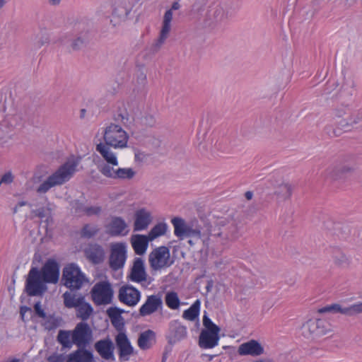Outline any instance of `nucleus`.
<instances>
[{
	"label": "nucleus",
	"mask_w": 362,
	"mask_h": 362,
	"mask_svg": "<svg viewBox=\"0 0 362 362\" xmlns=\"http://www.w3.org/2000/svg\"><path fill=\"white\" fill-rule=\"evenodd\" d=\"M209 247L226 246L238 238V228L232 216L219 217L206 223Z\"/></svg>",
	"instance_id": "f257e3e1"
},
{
	"label": "nucleus",
	"mask_w": 362,
	"mask_h": 362,
	"mask_svg": "<svg viewBox=\"0 0 362 362\" xmlns=\"http://www.w3.org/2000/svg\"><path fill=\"white\" fill-rule=\"evenodd\" d=\"M79 160L75 158L68 159L54 173L49 175L37 188L36 192L39 194H45L51 188L62 185L68 182L76 172Z\"/></svg>",
	"instance_id": "f03ea898"
},
{
	"label": "nucleus",
	"mask_w": 362,
	"mask_h": 362,
	"mask_svg": "<svg viewBox=\"0 0 362 362\" xmlns=\"http://www.w3.org/2000/svg\"><path fill=\"white\" fill-rule=\"evenodd\" d=\"M203 325L199 337V345L202 349H212L218 345L221 329L206 315L203 316Z\"/></svg>",
	"instance_id": "7ed1b4c3"
},
{
	"label": "nucleus",
	"mask_w": 362,
	"mask_h": 362,
	"mask_svg": "<svg viewBox=\"0 0 362 362\" xmlns=\"http://www.w3.org/2000/svg\"><path fill=\"white\" fill-rule=\"evenodd\" d=\"M87 281L85 274L76 264H69L63 269L62 283L69 290H79Z\"/></svg>",
	"instance_id": "20e7f679"
},
{
	"label": "nucleus",
	"mask_w": 362,
	"mask_h": 362,
	"mask_svg": "<svg viewBox=\"0 0 362 362\" xmlns=\"http://www.w3.org/2000/svg\"><path fill=\"white\" fill-rule=\"evenodd\" d=\"M103 139L111 147L123 148L127 146L129 136L122 127L112 123L105 129Z\"/></svg>",
	"instance_id": "39448f33"
},
{
	"label": "nucleus",
	"mask_w": 362,
	"mask_h": 362,
	"mask_svg": "<svg viewBox=\"0 0 362 362\" xmlns=\"http://www.w3.org/2000/svg\"><path fill=\"white\" fill-rule=\"evenodd\" d=\"M148 263L153 271H160L170 267L174 260L170 257V249L166 246H160L153 249L148 255Z\"/></svg>",
	"instance_id": "423d86ee"
},
{
	"label": "nucleus",
	"mask_w": 362,
	"mask_h": 362,
	"mask_svg": "<svg viewBox=\"0 0 362 362\" xmlns=\"http://www.w3.org/2000/svg\"><path fill=\"white\" fill-rule=\"evenodd\" d=\"M329 324L325 320L310 319L301 327L302 334L307 339H316L327 334Z\"/></svg>",
	"instance_id": "0eeeda50"
},
{
	"label": "nucleus",
	"mask_w": 362,
	"mask_h": 362,
	"mask_svg": "<svg viewBox=\"0 0 362 362\" xmlns=\"http://www.w3.org/2000/svg\"><path fill=\"white\" fill-rule=\"evenodd\" d=\"M45 282L41 277L39 269L32 267L30 270L25 284V291L29 296H41L47 290Z\"/></svg>",
	"instance_id": "6e6552de"
},
{
	"label": "nucleus",
	"mask_w": 362,
	"mask_h": 362,
	"mask_svg": "<svg viewBox=\"0 0 362 362\" xmlns=\"http://www.w3.org/2000/svg\"><path fill=\"white\" fill-rule=\"evenodd\" d=\"M180 8V4L175 1L173 4L171 8L166 11L164 13L162 28L160 31L159 37L151 47L153 52H158L164 44L166 39L168 37L171 29V21L173 20V10H178Z\"/></svg>",
	"instance_id": "1a4fd4ad"
},
{
	"label": "nucleus",
	"mask_w": 362,
	"mask_h": 362,
	"mask_svg": "<svg viewBox=\"0 0 362 362\" xmlns=\"http://www.w3.org/2000/svg\"><path fill=\"white\" fill-rule=\"evenodd\" d=\"M90 294L95 305H107L112 301L113 291L109 282L100 281L93 286Z\"/></svg>",
	"instance_id": "9d476101"
},
{
	"label": "nucleus",
	"mask_w": 362,
	"mask_h": 362,
	"mask_svg": "<svg viewBox=\"0 0 362 362\" xmlns=\"http://www.w3.org/2000/svg\"><path fill=\"white\" fill-rule=\"evenodd\" d=\"M127 252V245L125 243H115L110 245L109 265L112 270L117 271L124 267Z\"/></svg>",
	"instance_id": "9b49d317"
},
{
	"label": "nucleus",
	"mask_w": 362,
	"mask_h": 362,
	"mask_svg": "<svg viewBox=\"0 0 362 362\" xmlns=\"http://www.w3.org/2000/svg\"><path fill=\"white\" fill-rule=\"evenodd\" d=\"M354 171V167L350 165L334 163L325 170L323 176L325 180L339 181L345 180L347 175L352 174Z\"/></svg>",
	"instance_id": "f8f14e48"
},
{
	"label": "nucleus",
	"mask_w": 362,
	"mask_h": 362,
	"mask_svg": "<svg viewBox=\"0 0 362 362\" xmlns=\"http://www.w3.org/2000/svg\"><path fill=\"white\" fill-rule=\"evenodd\" d=\"M92 331L86 322H79L71 332V339L78 348L86 346L90 340Z\"/></svg>",
	"instance_id": "ddd939ff"
},
{
	"label": "nucleus",
	"mask_w": 362,
	"mask_h": 362,
	"mask_svg": "<svg viewBox=\"0 0 362 362\" xmlns=\"http://www.w3.org/2000/svg\"><path fill=\"white\" fill-rule=\"evenodd\" d=\"M40 272L43 281L47 284H56L59 281V266L54 259H48Z\"/></svg>",
	"instance_id": "4468645a"
},
{
	"label": "nucleus",
	"mask_w": 362,
	"mask_h": 362,
	"mask_svg": "<svg viewBox=\"0 0 362 362\" xmlns=\"http://www.w3.org/2000/svg\"><path fill=\"white\" fill-rule=\"evenodd\" d=\"M115 344L118 349L119 359L124 361H128L134 354V348L124 332H120L116 335Z\"/></svg>",
	"instance_id": "2eb2a0df"
},
{
	"label": "nucleus",
	"mask_w": 362,
	"mask_h": 362,
	"mask_svg": "<svg viewBox=\"0 0 362 362\" xmlns=\"http://www.w3.org/2000/svg\"><path fill=\"white\" fill-rule=\"evenodd\" d=\"M105 228L107 233L112 237L125 236L129 232L128 224L119 216H112Z\"/></svg>",
	"instance_id": "dca6fc26"
},
{
	"label": "nucleus",
	"mask_w": 362,
	"mask_h": 362,
	"mask_svg": "<svg viewBox=\"0 0 362 362\" xmlns=\"http://www.w3.org/2000/svg\"><path fill=\"white\" fill-rule=\"evenodd\" d=\"M141 293L132 286H123L119 290V300L129 306H135L139 301Z\"/></svg>",
	"instance_id": "f3484780"
},
{
	"label": "nucleus",
	"mask_w": 362,
	"mask_h": 362,
	"mask_svg": "<svg viewBox=\"0 0 362 362\" xmlns=\"http://www.w3.org/2000/svg\"><path fill=\"white\" fill-rule=\"evenodd\" d=\"M147 277L144 259L141 257H136L128 276L129 279L133 282L142 283L147 281Z\"/></svg>",
	"instance_id": "a211bd4d"
},
{
	"label": "nucleus",
	"mask_w": 362,
	"mask_h": 362,
	"mask_svg": "<svg viewBox=\"0 0 362 362\" xmlns=\"http://www.w3.org/2000/svg\"><path fill=\"white\" fill-rule=\"evenodd\" d=\"M153 221L152 214L146 208L136 211L134 214V231H141L148 228Z\"/></svg>",
	"instance_id": "6ab92c4d"
},
{
	"label": "nucleus",
	"mask_w": 362,
	"mask_h": 362,
	"mask_svg": "<svg viewBox=\"0 0 362 362\" xmlns=\"http://www.w3.org/2000/svg\"><path fill=\"white\" fill-rule=\"evenodd\" d=\"M162 305L163 301L159 295L148 296L139 309V315L142 317L150 315L156 312Z\"/></svg>",
	"instance_id": "aec40b11"
},
{
	"label": "nucleus",
	"mask_w": 362,
	"mask_h": 362,
	"mask_svg": "<svg viewBox=\"0 0 362 362\" xmlns=\"http://www.w3.org/2000/svg\"><path fill=\"white\" fill-rule=\"evenodd\" d=\"M83 252L86 259L94 264H100L105 259V250L99 244H89Z\"/></svg>",
	"instance_id": "412c9836"
},
{
	"label": "nucleus",
	"mask_w": 362,
	"mask_h": 362,
	"mask_svg": "<svg viewBox=\"0 0 362 362\" xmlns=\"http://www.w3.org/2000/svg\"><path fill=\"white\" fill-rule=\"evenodd\" d=\"M238 352L240 356H259L264 353V347L257 340L251 339L241 344Z\"/></svg>",
	"instance_id": "4be33fe9"
},
{
	"label": "nucleus",
	"mask_w": 362,
	"mask_h": 362,
	"mask_svg": "<svg viewBox=\"0 0 362 362\" xmlns=\"http://www.w3.org/2000/svg\"><path fill=\"white\" fill-rule=\"evenodd\" d=\"M94 347L95 351L103 359H114L115 346L113 342L110 338L100 339L96 341Z\"/></svg>",
	"instance_id": "5701e85b"
},
{
	"label": "nucleus",
	"mask_w": 362,
	"mask_h": 362,
	"mask_svg": "<svg viewBox=\"0 0 362 362\" xmlns=\"http://www.w3.org/2000/svg\"><path fill=\"white\" fill-rule=\"evenodd\" d=\"M169 329L168 342L170 344H175L187 337V327L177 320L170 322Z\"/></svg>",
	"instance_id": "b1692460"
},
{
	"label": "nucleus",
	"mask_w": 362,
	"mask_h": 362,
	"mask_svg": "<svg viewBox=\"0 0 362 362\" xmlns=\"http://www.w3.org/2000/svg\"><path fill=\"white\" fill-rule=\"evenodd\" d=\"M184 236L200 239L203 244L209 247V237L207 236L206 223L203 227H195L192 224H187Z\"/></svg>",
	"instance_id": "393cba45"
},
{
	"label": "nucleus",
	"mask_w": 362,
	"mask_h": 362,
	"mask_svg": "<svg viewBox=\"0 0 362 362\" xmlns=\"http://www.w3.org/2000/svg\"><path fill=\"white\" fill-rule=\"evenodd\" d=\"M130 241L134 252L138 255L145 254L148 246V243L151 242L148 240L147 235L141 234L133 235L131 237Z\"/></svg>",
	"instance_id": "a878e982"
},
{
	"label": "nucleus",
	"mask_w": 362,
	"mask_h": 362,
	"mask_svg": "<svg viewBox=\"0 0 362 362\" xmlns=\"http://www.w3.org/2000/svg\"><path fill=\"white\" fill-rule=\"evenodd\" d=\"M74 291H66L62 298L64 305L67 308H76L85 300V296L82 293H74Z\"/></svg>",
	"instance_id": "bb28decb"
},
{
	"label": "nucleus",
	"mask_w": 362,
	"mask_h": 362,
	"mask_svg": "<svg viewBox=\"0 0 362 362\" xmlns=\"http://www.w3.org/2000/svg\"><path fill=\"white\" fill-rule=\"evenodd\" d=\"M92 352L85 349H78L67 356V362H93Z\"/></svg>",
	"instance_id": "cd10ccee"
},
{
	"label": "nucleus",
	"mask_w": 362,
	"mask_h": 362,
	"mask_svg": "<svg viewBox=\"0 0 362 362\" xmlns=\"http://www.w3.org/2000/svg\"><path fill=\"white\" fill-rule=\"evenodd\" d=\"M110 146L100 143L96 146V151L101 155L106 163H109L114 165H118V160L116 155L110 149Z\"/></svg>",
	"instance_id": "c85d7f7f"
},
{
	"label": "nucleus",
	"mask_w": 362,
	"mask_h": 362,
	"mask_svg": "<svg viewBox=\"0 0 362 362\" xmlns=\"http://www.w3.org/2000/svg\"><path fill=\"white\" fill-rule=\"evenodd\" d=\"M155 332L151 329H148L140 334L138 339V346L142 350L148 349L155 342Z\"/></svg>",
	"instance_id": "c756f323"
},
{
	"label": "nucleus",
	"mask_w": 362,
	"mask_h": 362,
	"mask_svg": "<svg viewBox=\"0 0 362 362\" xmlns=\"http://www.w3.org/2000/svg\"><path fill=\"white\" fill-rule=\"evenodd\" d=\"M75 309L76 317L83 321L87 320L93 313V307L86 299Z\"/></svg>",
	"instance_id": "7c9ffc66"
},
{
	"label": "nucleus",
	"mask_w": 362,
	"mask_h": 362,
	"mask_svg": "<svg viewBox=\"0 0 362 362\" xmlns=\"http://www.w3.org/2000/svg\"><path fill=\"white\" fill-rule=\"evenodd\" d=\"M292 187L288 183H281L276 187L274 194L277 199L281 201L288 199L292 194Z\"/></svg>",
	"instance_id": "2f4dec72"
},
{
	"label": "nucleus",
	"mask_w": 362,
	"mask_h": 362,
	"mask_svg": "<svg viewBox=\"0 0 362 362\" xmlns=\"http://www.w3.org/2000/svg\"><path fill=\"white\" fill-rule=\"evenodd\" d=\"M168 226L166 223L160 222L156 224L148 232L147 236L151 241L165 235L168 231Z\"/></svg>",
	"instance_id": "473e14b6"
},
{
	"label": "nucleus",
	"mask_w": 362,
	"mask_h": 362,
	"mask_svg": "<svg viewBox=\"0 0 362 362\" xmlns=\"http://www.w3.org/2000/svg\"><path fill=\"white\" fill-rule=\"evenodd\" d=\"M209 25H216L224 18V10L220 6H216L208 12Z\"/></svg>",
	"instance_id": "72a5a7b5"
},
{
	"label": "nucleus",
	"mask_w": 362,
	"mask_h": 362,
	"mask_svg": "<svg viewBox=\"0 0 362 362\" xmlns=\"http://www.w3.org/2000/svg\"><path fill=\"white\" fill-rule=\"evenodd\" d=\"M71 332L67 330H59L57 337V341L62 345V349H70L73 346V340L70 339Z\"/></svg>",
	"instance_id": "f704fd0d"
},
{
	"label": "nucleus",
	"mask_w": 362,
	"mask_h": 362,
	"mask_svg": "<svg viewBox=\"0 0 362 362\" xmlns=\"http://www.w3.org/2000/svg\"><path fill=\"white\" fill-rule=\"evenodd\" d=\"M200 304L199 300H197L189 308L183 312V318L194 321L199 316Z\"/></svg>",
	"instance_id": "c9c22d12"
},
{
	"label": "nucleus",
	"mask_w": 362,
	"mask_h": 362,
	"mask_svg": "<svg viewBox=\"0 0 362 362\" xmlns=\"http://www.w3.org/2000/svg\"><path fill=\"white\" fill-rule=\"evenodd\" d=\"M172 223L174 226V233L178 238L184 237L185 230L187 224L185 223V221L179 217H175L172 219Z\"/></svg>",
	"instance_id": "e433bc0d"
},
{
	"label": "nucleus",
	"mask_w": 362,
	"mask_h": 362,
	"mask_svg": "<svg viewBox=\"0 0 362 362\" xmlns=\"http://www.w3.org/2000/svg\"><path fill=\"white\" fill-rule=\"evenodd\" d=\"M118 165H114L109 163H101L98 165V170L105 177L115 179Z\"/></svg>",
	"instance_id": "4c0bfd02"
},
{
	"label": "nucleus",
	"mask_w": 362,
	"mask_h": 362,
	"mask_svg": "<svg viewBox=\"0 0 362 362\" xmlns=\"http://www.w3.org/2000/svg\"><path fill=\"white\" fill-rule=\"evenodd\" d=\"M35 216L40 218L48 225L52 222L51 209L49 207H41L32 211Z\"/></svg>",
	"instance_id": "58836bf2"
},
{
	"label": "nucleus",
	"mask_w": 362,
	"mask_h": 362,
	"mask_svg": "<svg viewBox=\"0 0 362 362\" xmlns=\"http://www.w3.org/2000/svg\"><path fill=\"white\" fill-rule=\"evenodd\" d=\"M165 304L168 308L173 310L178 309L180 301L178 295L175 291L168 292L165 297Z\"/></svg>",
	"instance_id": "ea45409f"
},
{
	"label": "nucleus",
	"mask_w": 362,
	"mask_h": 362,
	"mask_svg": "<svg viewBox=\"0 0 362 362\" xmlns=\"http://www.w3.org/2000/svg\"><path fill=\"white\" fill-rule=\"evenodd\" d=\"M45 320V322L43 324L45 328L47 330L54 329L58 327L62 322V317H57L54 315H50L47 316Z\"/></svg>",
	"instance_id": "a19ab883"
},
{
	"label": "nucleus",
	"mask_w": 362,
	"mask_h": 362,
	"mask_svg": "<svg viewBox=\"0 0 362 362\" xmlns=\"http://www.w3.org/2000/svg\"><path fill=\"white\" fill-rule=\"evenodd\" d=\"M99 228L96 225L86 224L81 231V235L85 238H91L98 234Z\"/></svg>",
	"instance_id": "79ce46f5"
},
{
	"label": "nucleus",
	"mask_w": 362,
	"mask_h": 362,
	"mask_svg": "<svg viewBox=\"0 0 362 362\" xmlns=\"http://www.w3.org/2000/svg\"><path fill=\"white\" fill-rule=\"evenodd\" d=\"M135 175V171L130 168H117V174L115 179H127L130 180Z\"/></svg>",
	"instance_id": "37998d69"
},
{
	"label": "nucleus",
	"mask_w": 362,
	"mask_h": 362,
	"mask_svg": "<svg viewBox=\"0 0 362 362\" xmlns=\"http://www.w3.org/2000/svg\"><path fill=\"white\" fill-rule=\"evenodd\" d=\"M347 307H342L339 304H333L331 305L325 306L321 309L319 310V312L321 313H327V312H332L334 313H341L346 315V311Z\"/></svg>",
	"instance_id": "c03bdc74"
},
{
	"label": "nucleus",
	"mask_w": 362,
	"mask_h": 362,
	"mask_svg": "<svg viewBox=\"0 0 362 362\" xmlns=\"http://www.w3.org/2000/svg\"><path fill=\"white\" fill-rule=\"evenodd\" d=\"M334 262L341 267H346L350 264V258L345 254L340 252L334 256Z\"/></svg>",
	"instance_id": "a18cd8bd"
},
{
	"label": "nucleus",
	"mask_w": 362,
	"mask_h": 362,
	"mask_svg": "<svg viewBox=\"0 0 362 362\" xmlns=\"http://www.w3.org/2000/svg\"><path fill=\"white\" fill-rule=\"evenodd\" d=\"M346 315L353 316L362 313V303H358L353 304L349 307H347Z\"/></svg>",
	"instance_id": "49530a36"
},
{
	"label": "nucleus",
	"mask_w": 362,
	"mask_h": 362,
	"mask_svg": "<svg viewBox=\"0 0 362 362\" xmlns=\"http://www.w3.org/2000/svg\"><path fill=\"white\" fill-rule=\"evenodd\" d=\"M102 209L99 206H86L84 208L83 211L88 216L98 215L100 214Z\"/></svg>",
	"instance_id": "de8ad7c7"
},
{
	"label": "nucleus",
	"mask_w": 362,
	"mask_h": 362,
	"mask_svg": "<svg viewBox=\"0 0 362 362\" xmlns=\"http://www.w3.org/2000/svg\"><path fill=\"white\" fill-rule=\"evenodd\" d=\"M107 312L108 316L110 317V318L111 320L115 319V318L119 319V318L122 317L121 316L122 311L117 308H110Z\"/></svg>",
	"instance_id": "09e8293b"
},
{
	"label": "nucleus",
	"mask_w": 362,
	"mask_h": 362,
	"mask_svg": "<svg viewBox=\"0 0 362 362\" xmlns=\"http://www.w3.org/2000/svg\"><path fill=\"white\" fill-rule=\"evenodd\" d=\"M14 176L11 171H8L1 176L0 186L2 184L9 185L13 182Z\"/></svg>",
	"instance_id": "8fccbe9b"
},
{
	"label": "nucleus",
	"mask_w": 362,
	"mask_h": 362,
	"mask_svg": "<svg viewBox=\"0 0 362 362\" xmlns=\"http://www.w3.org/2000/svg\"><path fill=\"white\" fill-rule=\"evenodd\" d=\"M67 356L66 357L63 354H53L49 356L47 358L49 362H67Z\"/></svg>",
	"instance_id": "3c124183"
},
{
	"label": "nucleus",
	"mask_w": 362,
	"mask_h": 362,
	"mask_svg": "<svg viewBox=\"0 0 362 362\" xmlns=\"http://www.w3.org/2000/svg\"><path fill=\"white\" fill-rule=\"evenodd\" d=\"M111 322H112V325L116 328V329L120 332H124V319L123 317H121V318H115V319H112L111 320Z\"/></svg>",
	"instance_id": "603ef678"
},
{
	"label": "nucleus",
	"mask_w": 362,
	"mask_h": 362,
	"mask_svg": "<svg viewBox=\"0 0 362 362\" xmlns=\"http://www.w3.org/2000/svg\"><path fill=\"white\" fill-rule=\"evenodd\" d=\"M141 122L146 126H153L155 124V118L151 115H146L141 118Z\"/></svg>",
	"instance_id": "864d4df0"
},
{
	"label": "nucleus",
	"mask_w": 362,
	"mask_h": 362,
	"mask_svg": "<svg viewBox=\"0 0 362 362\" xmlns=\"http://www.w3.org/2000/svg\"><path fill=\"white\" fill-rule=\"evenodd\" d=\"M115 119L117 122L126 124L129 120L128 115L126 112H119L115 116Z\"/></svg>",
	"instance_id": "5fc2aeb1"
},
{
	"label": "nucleus",
	"mask_w": 362,
	"mask_h": 362,
	"mask_svg": "<svg viewBox=\"0 0 362 362\" xmlns=\"http://www.w3.org/2000/svg\"><path fill=\"white\" fill-rule=\"evenodd\" d=\"M327 133L332 137H337L341 135V130L339 129H334L332 127H326Z\"/></svg>",
	"instance_id": "6e6d98bb"
},
{
	"label": "nucleus",
	"mask_w": 362,
	"mask_h": 362,
	"mask_svg": "<svg viewBox=\"0 0 362 362\" xmlns=\"http://www.w3.org/2000/svg\"><path fill=\"white\" fill-rule=\"evenodd\" d=\"M86 42V40L81 37H77L74 40L71 44V47L74 49H80Z\"/></svg>",
	"instance_id": "4d7b16f0"
},
{
	"label": "nucleus",
	"mask_w": 362,
	"mask_h": 362,
	"mask_svg": "<svg viewBox=\"0 0 362 362\" xmlns=\"http://www.w3.org/2000/svg\"><path fill=\"white\" fill-rule=\"evenodd\" d=\"M34 309L38 317L42 318L46 317V313L44 311V310L41 308L40 302H37L35 304Z\"/></svg>",
	"instance_id": "13d9d810"
},
{
	"label": "nucleus",
	"mask_w": 362,
	"mask_h": 362,
	"mask_svg": "<svg viewBox=\"0 0 362 362\" xmlns=\"http://www.w3.org/2000/svg\"><path fill=\"white\" fill-rule=\"evenodd\" d=\"M361 119H362V116H360L358 115H351L350 117V122H351V126L354 124H358Z\"/></svg>",
	"instance_id": "bf43d9fd"
},
{
	"label": "nucleus",
	"mask_w": 362,
	"mask_h": 362,
	"mask_svg": "<svg viewBox=\"0 0 362 362\" xmlns=\"http://www.w3.org/2000/svg\"><path fill=\"white\" fill-rule=\"evenodd\" d=\"M49 42V39L48 36H43L40 40L37 41V46L39 47L43 46L45 44H48Z\"/></svg>",
	"instance_id": "052dcab7"
},
{
	"label": "nucleus",
	"mask_w": 362,
	"mask_h": 362,
	"mask_svg": "<svg viewBox=\"0 0 362 362\" xmlns=\"http://www.w3.org/2000/svg\"><path fill=\"white\" fill-rule=\"evenodd\" d=\"M146 158V155L141 152V151H136L135 153V160L139 161H143L144 158Z\"/></svg>",
	"instance_id": "680f3d73"
},
{
	"label": "nucleus",
	"mask_w": 362,
	"mask_h": 362,
	"mask_svg": "<svg viewBox=\"0 0 362 362\" xmlns=\"http://www.w3.org/2000/svg\"><path fill=\"white\" fill-rule=\"evenodd\" d=\"M30 308H28V307H25V306H23L20 309V314H21V319L22 320H24V316H25V314L26 312L28 311H30Z\"/></svg>",
	"instance_id": "e2e57ef3"
},
{
	"label": "nucleus",
	"mask_w": 362,
	"mask_h": 362,
	"mask_svg": "<svg viewBox=\"0 0 362 362\" xmlns=\"http://www.w3.org/2000/svg\"><path fill=\"white\" fill-rule=\"evenodd\" d=\"M30 308H28V307H25V306H23L20 309V314H21V319L22 320H24V316H25V314L26 312L28 311H30Z\"/></svg>",
	"instance_id": "0e129e2a"
},
{
	"label": "nucleus",
	"mask_w": 362,
	"mask_h": 362,
	"mask_svg": "<svg viewBox=\"0 0 362 362\" xmlns=\"http://www.w3.org/2000/svg\"><path fill=\"white\" fill-rule=\"evenodd\" d=\"M340 125L344 129L350 127L351 126V122H349L346 121L345 119H342L340 121Z\"/></svg>",
	"instance_id": "69168bd1"
},
{
	"label": "nucleus",
	"mask_w": 362,
	"mask_h": 362,
	"mask_svg": "<svg viewBox=\"0 0 362 362\" xmlns=\"http://www.w3.org/2000/svg\"><path fill=\"white\" fill-rule=\"evenodd\" d=\"M253 197V193L251 192V191H247L245 192V197L247 199V200H250L252 199Z\"/></svg>",
	"instance_id": "338daca9"
},
{
	"label": "nucleus",
	"mask_w": 362,
	"mask_h": 362,
	"mask_svg": "<svg viewBox=\"0 0 362 362\" xmlns=\"http://www.w3.org/2000/svg\"><path fill=\"white\" fill-rule=\"evenodd\" d=\"M27 204V202H20L18 203L17 206L15 207L14 209V212H16V209L17 207H21V206H25Z\"/></svg>",
	"instance_id": "774afa93"
}]
</instances>
